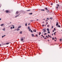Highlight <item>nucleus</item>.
Here are the masks:
<instances>
[{
  "mask_svg": "<svg viewBox=\"0 0 62 62\" xmlns=\"http://www.w3.org/2000/svg\"><path fill=\"white\" fill-rule=\"evenodd\" d=\"M59 23H58V22H57L56 23V26L57 27H58V25Z\"/></svg>",
  "mask_w": 62,
  "mask_h": 62,
  "instance_id": "obj_2",
  "label": "nucleus"
},
{
  "mask_svg": "<svg viewBox=\"0 0 62 62\" xmlns=\"http://www.w3.org/2000/svg\"><path fill=\"white\" fill-rule=\"evenodd\" d=\"M55 39H56V38L55 37Z\"/></svg>",
  "mask_w": 62,
  "mask_h": 62,
  "instance_id": "obj_63",
  "label": "nucleus"
},
{
  "mask_svg": "<svg viewBox=\"0 0 62 62\" xmlns=\"http://www.w3.org/2000/svg\"><path fill=\"white\" fill-rule=\"evenodd\" d=\"M55 33H56V32H55L54 33V34L55 35L56 34Z\"/></svg>",
  "mask_w": 62,
  "mask_h": 62,
  "instance_id": "obj_15",
  "label": "nucleus"
},
{
  "mask_svg": "<svg viewBox=\"0 0 62 62\" xmlns=\"http://www.w3.org/2000/svg\"><path fill=\"white\" fill-rule=\"evenodd\" d=\"M58 27H59V28L60 27V26L58 25Z\"/></svg>",
  "mask_w": 62,
  "mask_h": 62,
  "instance_id": "obj_22",
  "label": "nucleus"
},
{
  "mask_svg": "<svg viewBox=\"0 0 62 62\" xmlns=\"http://www.w3.org/2000/svg\"><path fill=\"white\" fill-rule=\"evenodd\" d=\"M31 29H30L29 30V31H31Z\"/></svg>",
  "mask_w": 62,
  "mask_h": 62,
  "instance_id": "obj_18",
  "label": "nucleus"
},
{
  "mask_svg": "<svg viewBox=\"0 0 62 62\" xmlns=\"http://www.w3.org/2000/svg\"><path fill=\"white\" fill-rule=\"evenodd\" d=\"M50 19H52V18H50Z\"/></svg>",
  "mask_w": 62,
  "mask_h": 62,
  "instance_id": "obj_60",
  "label": "nucleus"
},
{
  "mask_svg": "<svg viewBox=\"0 0 62 62\" xmlns=\"http://www.w3.org/2000/svg\"><path fill=\"white\" fill-rule=\"evenodd\" d=\"M20 14H19V15H17L16 16H15V18H16V17H18V16H19V15Z\"/></svg>",
  "mask_w": 62,
  "mask_h": 62,
  "instance_id": "obj_5",
  "label": "nucleus"
},
{
  "mask_svg": "<svg viewBox=\"0 0 62 62\" xmlns=\"http://www.w3.org/2000/svg\"><path fill=\"white\" fill-rule=\"evenodd\" d=\"M45 26H46V25H45Z\"/></svg>",
  "mask_w": 62,
  "mask_h": 62,
  "instance_id": "obj_59",
  "label": "nucleus"
},
{
  "mask_svg": "<svg viewBox=\"0 0 62 62\" xmlns=\"http://www.w3.org/2000/svg\"><path fill=\"white\" fill-rule=\"evenodd\" d=\"M54 31H55V28H54Z\"/></svg>",
  "mask_w": 62,
  "mask_h": 62,
  "instance_id": "obj_36",
  "label": "nucleus"
},
{
  "mask_svg": "<svg viewBox=\"0 0 62 62\" xmlns=\"http://www.w3.org/2000/svg\"><path fill=\"white\" fill-rule=\"evenodd\" d=\"M33 32H36L37 31H36V30H33Z\"/></svg>",
  "mask_w": 62,
  "mask_h": 62,
  "instance_id": "obj_10",
  "label": "nucleus"
},
{
  "mask_svg": "<svg viewBox=\"0 0 62 62\" xmlns=\"http://www.w3.org/2000/svg\"><path fill=\"white\" fill-rule=\"evenodd\" d=\"M49 25H47V27H49Z\"/></svg>",
  "mask_w": 62,
  "mask_h": 62,
  "instance_id": "obj_30",
  "label": "nucleus"
},
{
  "mask_svg": "<svg viewBox=\"0 0 62 62\" xmlns=\"http://www.w3.org/2000/svg\"><path fill=\"white\" fill-rule=\"evenodd\" d=\"M33 14V13H29V14L30 15H32Z\"/></svg>",
  "mask_w": 62,
  "mask_h": 62,
  "instance_id": "obj_8",
  "label": "nucleus"
},
{
  "mask_svg": "<svg viewBox=\"0 0 62 62\" xmlns=\"http://www.w3.org/2000/svg\"><path fill=\"white\" fill-rule=\"evenodd\" d=\"M30 21L31 22H33V20H31Z\"/></svg>",
  "mask_w": 62,
  "mask_h": 62,
  "instance_id": "obj_42",
  "label": "nucleus"
},
{
  "mask_svg": "<svg viewBox=\"0 0 62 62\" xmlns=\"http://www.w3.org/2000/svg\"><path fill=\"white\" fill-rule=\"evenodd\" d=\"M21 26H19L18 28V29H19V28H21Z\"/></svg>",
  "mask_w": 62,
  "mask_h": 62,
  "instance_id": "obj_16",
  "label": "nucleus"
},
{
  "mask_svg": "<svg viewBox=\"0 0 62 62\" xmlns=\"http://www.w3.org/2000/svg\"><path fill=\"white\" fill-rule=\"evenodd\" d=\"M9 11H8L6 10V13H8Z\"/></svg>",
  "mask_w": 62,
  "mask_h": 62,
  "instance_id": "obj_9",
  "label": "nucleus"
},
{
  "mask_svg": "<svg viewBox=\"0 0 62 62\" xmlns=\"http://www.w3.org/2000/svg\"><path fill=\"white\" fill-rule=\"evenodd\" d=\"M25 26H27V23H26L25 24Z\"/></svg>",
  "mask_w": 62,
  "mask_h": 62,
  "instance_id": "obj_21",
  "label": "nucleus"
},
{
  "mask_svg": "<svg viewBox=\"0 0 62 62\" xmlns=\"http://www.w3.org/2000/svg\"><path fill=\"white\" fill-rule=\"evenodd\" d=\"M36 20H37V21H39V20L38 19H37Z\"/></svg>",
  "mask_w": 62,
  "mask_h": 62,
  "instance_id": "obj_61",
  "label": "nucleus"
},
{
  "mask_svg": "<svg viewBox=\"0 0 62 62\" xmlns=\"http://www.w3.org/2000/svg\"><path fill=\"white\" fill-rule=\"evenodd\" d=\"M11 26H13V27L14 26V25H12Z\"/></svg>",
  "mask_w": 62,
  "mask_h": 62,
  "instance_id": "obj_47",
  "label": "nucleus"
},
{
  "mask_svg": "<svg viewBox=\"0 0 62 62\" xmlns=\"http://www.w3.org/2000/svg\"><path fill=\"white\" fill-rule=\"evenodd\" d=\"M43 38H45V37L44 36H43Z\"/></svg>",
  "mask_w": 62,
  "mask_h": 62,
  "instance_id": "obj_58",
  "label": "nucleus"
},
{
  "mask_svg": "<svg viewBox=\"0 0 62 62\" xmlns=\"http://www.w3.org/2000/svg\"><path fill=\"white\" fill-rule=\"evenodd\" d=\"M53 27H54V26H52V29L53 28Z\"/></svg>",
  "mask_w": 62,
  "mask_h": 62,
  "instance_id": "obj_40",
  "label": "nucleus"
},
{
  "mask_svg": "<svg viewBox=\"0 0 62 62\" xmlns=\"http://www.w3.org/2000/svg\"><path fill=\"white\" fill-rule=\"evenodd\" d=\"M44 35H47V33H44Z\"/></svg>",
  "mask_w": 62,
  "mask_h": 62,
  "instance_id": "obj_39",
  "label": "nucleus"
},
{
  "mask_svg": "<svg viewBox=\"0 0 62 62\" xmlns=\"http://www.w3.org/2000/svg\"><path fill=\"white\" fill-rule=\"evenodd\" d=\"M41 32H40L39 33V35H40V34H41Z\"/></svg>",
  "mask_w": 62,
  "mask_h": 62,
  "instance_id": "obj_17",
  "label": "nucleus"
},
{
  "mask_svg": "<svg viewBox=\"0 0 62 62\" xmlns=\"http://www.w3.org/2000/svg\"><path fill=\"white\" fill-rule=\"evenodd\" d=\"M4 25V24H2L0 25V26H2Z\"/></svg>",
  "mask_w": 62,
  "mask_h": 62,
  "instance_id": "obj_19",
  "label": "nucleus"
},
{
  "mask_svg": "<svg viewBox=\"0 0 62 62\" xmlns=\"http://www.w3.org/2000/svg\"><path fill=\"white\" fill-rule=\"evenodd\" d=\"M19 13V12L18 11H17L16 12V14H18Z\"/></svg>",
  "mask_w": 62,
  "mask_h": 62,
  "instance_id": "obj_11",
  "label": "nucleus"
},
{
  "mask_svg": "<svg viewBox=\"0 0 62 62\" xmlns=\"http://www.w3.org/2000/svg\"><path fill=\"white\" fill-rule=\"evenodd\" d=\"M4 37H5L6 36L5 35H4V36H3Z\"/></svg>",
  "mask_w": 62,
  "mask_h": 62,
  "instance_id": "obj_55",
  "label": "nucleus"
},
{
  "mask_svg": "<svg viewBox=\"0 0 62 62\" xmlns=\"http://www.w3.org/2000/svg\"><path fill=\"white\" fill-rule=\"evenodd\" d=\"M47 31H50V30H49L48 28H47Z\"/></svg>",
  "mask_w": 62,
  "mask_h": 62,
  "instance_id": "obj_13",
  "label": "nucleus"
},
{
  "mask_svg": "<svg viewBox=\"0 0 62 62\" xmlns=\"http://www.w3.org/2000/svg\"><path fill=\"white\" fill-rule=\"evenodd\" d=\"M52 39H53V40H54V39H54V38H53Z\"/></svg>",
  "mask_w": 62,
  "mask_h": 62,
  "instance_id": "obj_25",
  "label": "nucleus"
},
{
  "mask_svg": "<svg viewBox=\"0 0 62 62\" xmlns=\"http://www.w3.org/2000/svg\"><path fill=\"white\" fill-rule=\"evenodd\" d=\"M44 26V25H42V27H43Z\"/></svg>",
  "mask_w": 62,
  "mask_h": 62,
  "instance_id": "obj_38",
  "label": "nucleus"
},
{
  "mask_svg": "<svg viewBox=\"0 0 62 62\" xmlns=\"http://www.w3.org/2000/svg\"><path fill=\"white\" fill-rule=\"evenodd\" d=\"M60 41H61V40H62V39H60Z\"/></svg>",
  "mask_w": 62,
  "mask_h": 62,
  "instance_id": "obj_28",
  "label": "nucleus"
},
{
  "mask_svg": "<svg viewBox=\"0 0 62 62\" xmlns=\"http://www.w3.org/2000/svg\"><path fill=\"white\" fill-rule=\"evenodd\" d=\"M54 35V34L53 33H52V35L53 36Z\"/></svg>",
  "mask_w": 62,
  "mask_h": 62,
  "instance_id": "obj_50",
  "label": "nucleus"
},
{
  "mask_svg": "<svg viewBox=\"0 0 62 62\" xmlns=\"http://www.w3.org/2000/svg\"><path fill=\"white\" fill-rule=\"evenodd\" d=\"M30 10H28L26 11H30Z\"/></svg>",
  "mask_w": 62,
  "mask_h": 62,
  "instance_id": "obj_14",
  "label": "nucleus"
},
{
  "mask_svg": "<svg viewBox=\"0 0 62 62\" xmlns=\"http://www.w3.org/2000/svg\"><path fill=\"white\" fill-rule=\"evenodd\" d=\"M47 20H49V18H47Z\"/></svg>",
  "mask_w": 62,
  "mask_h": 62,
  "instance_id": "obj_56",
  "label": "nucleus"
},
{
  "mask_svg": "<svg viewBox=\"0 0 62 62\" xmlns=\"http://www.w3.org/2000/svg\"><path fill=\"white\" fill-rule=\"evenodd\" d=\"M46 23H47V24H48V23L47 22H46Z\"/></svg>",
  "mask_w": 62,
  "mask_h": 62,
  "instance_id": "obj_53",
  "label": "nucleus"
},
{
  "mask_svg": "<svg viewBox=\"0 0 62 62\" xmlns=\"http://www.w3.org/2000/svg\"><path fill=\"white\" fill-rule=\"evenodd\" d=\"M10 43V42L6 43V44L7 45H8V44H9Z\"/></svg>",
  "mask_w": 62,
  "mask_h": 62,
  "instance_id": "obj_6",
  "label": "nucleus"
},
{
  "mask_svg": "<svg viewBox=\"0 0 62 62\" xmlns=\"http://www.w3.org/2000/svg\"><path fill=\"white\" fill-rule=\"evenodd\" d=\"M56 8L57 9L58 8V7H56Z\"/></svg>",
  "mask_w": 62,
  "mask_h": 62,
  "instance_id": "obj_34",
  "label": "nucleus"
},
{
  "mask_svg": "<svg viewBox=\"0 0 62 62\" xmlns=\"http://www.w3.org/2000/svg\"><path fill=\"white\" fill-rule=\"evenodd\" d=\"M14 28H15V27H14V26L13 27V28L14 29Z\"/></svg>",
  "mask_w": 62,
  "mask_h": 62,
  "instance_id": "obj_41",
  "label": "nucleus"
},
{
  "mask_svg": "<svg viewBox=\"0 0 62 62\" xmlns=\"http://www.w3.org/2000/svg\"><path fill=\"white\" fill-rule=\"evenodd\" d=\"M31 36L32 37H36V36H35V35H34V34H31Z\"/></svg>",
  "mask_w": 62,
  "mask_h": 62,
  "instance_id": "obj_3",
  "label": "nucleus"
},
{
  "mask_svg": "<svg viewBox=\"0 0 62 62\" xmlns=\"http://www.w3.org/2000/svg\"><path fill=\"white\" fill-rule=\"evenodd\" d=\"M20 33L21 34H22V31H21L20 32Z\"/></svg>",
  "mask_w": 62,
  "mask_h": 62,
  "instance_id": "obj_26",
  "label": "nucleus"
},
{
  "mask_svg": "<svg viewBox=\"0 0 62 62\" xmlns=\"http://www.w3.org/2000/svg\"><path fill=\"white\" fill-rule=\"evenodd\" d=\"M1 20H2V19L1 18H0V21H1Z\"/></svg>",
  "mask_w": 62,
  "mask_h": 62,
  "instance_id": "obj_45",
  "label": "nucleus"
},
{
  "mask_svg": "<svg viewBox=\"0 0 62 62\" xmlns=\"http://www.w3.org/2000/svg\"><path fill=\"white\" fill-rule=\"evenodd\" d=\"M4 36H2V38H3L4 37Z\"/></svg>",
  "mask_w": 62,
  "mask_h": 62,
  "instance_id": "obj_46",
  "label": "nucleus"
},
{
  "mask_svg": "<svg viewBox=\"0 0 62 62\" xmlns=\"http://www.w3.org/2000/svg\"><path fill=\"white\" fill-rule=\"evenodd\" d=\"M49 37H50L51 38H52V37H51V36H50Z\"/></svg>",
  "mask_w": 62,
  "mask_h": 62,
  "instance_id": "obj_52",
  "label": "nucleus"
},
{
  "mask_svg": "<svg viewBox=\"0 0 62 62\" xmlns=\"http://www.w3.org/2000/svg\"><path fill=\"white\" fill-rule=\"evenodd\" d=\"M41 36H42V37H43V35H41Z\"/></svg>",
  "mask_w": 62,
  "mask_h": 62,
  "instance_id": "obj_57",
  "label": "nucleus"
},
{
  "mask_svg": "<svg viewBox=\"0 0 62 62\" xmlns=\"http://www.w3.org/2000/svg\"><path fill=\"white\" fill-rule=\"evenodd\" d=\"M3 31H5V29H3Z\"/></svg>",
  "mask_w": 62,
  "mask_h": 62,
  "instance_id": "obj_24",
  "label": "nucleus"
},
{
  "mask_svg": "<svg viewBox=\"0 0 62 62\" xmlns=\"http://www.w3.org/2000/svg\"><path fill=\"white\" fill-rule=\"evenodd\" d=\"M40 10L41 11H45V10L42 9H41Z\"/></svg>",
  "mask_w": 62,
  "mask_h": 62,
  "instance_id": "obj_4",
  "label": "nucleus"
},
{
  "mask_svg": "<svg viewBox=\"0 0 62 62\" xmlns=\"http://www.w3.org/2000/svg\"><path fill=\"white\" fill-rule=\"evenodd\" d=\"M47 39V38H46V37L45 38H44V39Z\"/></svg>",
  "mask_w": 62,
  "mask_h": 62,
  "instance_id": "obj_37",
  "label": "nucleus"
},
{
  "mask_svg": "<svg viewBox=\"0 0 62 62\" xmlns=\"http://www.w3.org/2000/svg\"><path fill=\"white\" fill-rule=\"evenodd\" d=\"M53 5V3H51V5Z\"/></svg>",
  "mask_w": 62,
  "mask_h": 62,
  "instance_id": "obj_32",
  "label": "nucleus"
},
{
  "mask_svg": "<svg viewBox=\"0 0 62 62\" xmlns=\"http://www.w3.org/2000/svg\"><path fill=\"white\" fill-rule=\"evenodd\" d=\"M43 31L44 33H45L46 32V29H43Z\"/></svg>",
  "mask_w": 62,
  "mask_h": 62,
  "instance_id": "obj_1",
  "label": "nucleus"
},
{
  "mask_svg": "<svg viewBox=\"0 0 62 62\" xmlns=\"http://www.w3.org/2000/svg\"><path fill=\"white\" fill-rule=\"evenodd\" d=\"M57 6H58V7H59V4H57Z\"/></svg>",
  "mask_w": 62,
  "mask_h": 62,
  "instance_id": "obj_27",
  "label": "nucleus"
},
{
  "mask_svg": "<svg viewBox=\"0 0 62 62\" xmlns=\"http://www.w3.org/2000/svg\"><path fill=\"white\" fill-rule=\"evenodd\" d=\"M48 37H50V36L49 35H48Z\"/></svg>",
  "mask_w": 62,
  "mask_h": 62,
  "instance_id": "obj_48",
  "label": "nucleus"
},
{
  "mask_svg": "<svg viewBox=\"0 0 62 62\" xmlns=\"http://www.w3.org/2000/svg\"><path fill=\"white\" fill-rule=\"evenodd\" d=\"M48 24V23H46V25H47V24Z\"/></svg>",
  "mask_w": 62,
  "mask_h": 62,
  "instance_id": "obj_64",
  "label": "nucleus"
},
{
  "mask_svg": "<svg viewBox=\"0 0 62 62\" xmlns=\"http://www.w3.org/2000/svg\"><path fill=\"white\" fill-rule=\"evenodd\" d=\"M28 28V29H30V27L29 26Z\"/></svg>",
  "mask_w": 62,
  "mask_h": 62,
  "instance_id": "obj_20",
  "label": "nucleus"
},
{
  "mask_svg": "<svg viewBox=\"0 0 62 62\" xmlns=\"http://www.w3.org/2000/svg\"><path fill=\"white\" fill-rule=\"evenodd\" d=\"M31 32H32V33H33V31H32V30H31Z\"/></svg>",
  "mask_w": 62,
  "mask_h": 62,
  "instance_id": "obj_31",
  "label": "nucleus"
},
{
  "mask_svg": "<svg viewBox=\"0 0 62 62\" xmlns=\"http://www.w3.org/2000/svg\"><path fill=\"white\" fill-rule=\"evenodd\" d=\"M46 38H47L48 37V36L47 35L46 36Z\"/></svg>",
  "mask_w": 62,
  "mask_h": 62,
  "instance_id": "obj_51",
  "label": "nucleus"
},
{
  "mask_svg": "<svg viewBox=\"0 0 62 62\" xmlns=\"http://www.w3.org/2000/svg\"><path fill=\"white\" fill-rule=\"evenodd\" d=\"M47 21H48V20H46V22H47Z\"/></svg>",
  "mask_w": 62,
  "mask_h": 62,
  "instance_id": "obj_62",
  "label": "nucleus"
},
{
  "mask_svg": "<svg viewBox=\"0 0 62 62\" xmlns=\"http://www.w3.org/2000/svg\"><path fill=\"white\" fill-rule=\"evenodd\" d=\"M19 30H20V29H18L17 30V31H19Z\"/></svg>",
  "mask_w": 62,
  "mask_h": 62,
  "instance_id": "obj_43",
  "label": "nucleus"
},
{
  "mask_svg": "<svg viewBox=\"0 0 62 62\" xmlns=\"http://www.w3.org/2000/svg\"><path fill=\"white\" fill-rule=\"evenodd\" d=\"M35 35L37 37H38V35H37V34H36Z\"/></svg>",
  "mask_w": 62,
  "mask_h": 62,
  "instance_id": "obj_29",
  "label": "nucleus"
},
{
  "mask_svg": "<svg viewBox=\"0 0 62 62\" xmlns=\"http://www.w3.org/2000/svg\"><path fill=\"white\" fill-rule=\"evenodd\" d=\"M48 41H50V40H47Z\"/></svg>",
  "mask_w": 62,
  "mask_h": 62,
  "instance_id": "obj_49",
  "label": "nucleus"
},
{
  "mask_svg": "<svg viewBox=\"0 0 62 62\" xmlns=\"http://www.w3.org/2000/svg\"><path fill=\"white\" fill-rule=\"evenodd\" d=\"M48 33H50V32L49 31H48Z\"/></svg>",
  "mask_w": 62,
  "mask_h": 62,
  "instance_id": "obj_35",
  "label": "nucleus"
},
{
  "mask_svg": "<svg viewBox=\"0 0 62 62\" xmlns=\"http://www.w3.org/2000/svg\"><path fill=\"white\" fill-rule=\"evenodd\" d=\"M21 41H23V39L22 38L21 39Z\"/></svg>",
  "mask_w": 62,
  "mask_h": 62,
  "instance_id": "obj_7",
  "label": "nucleus"
},
{
  "mask_svg": "<svg viewBox=\"0 0 62 62\" xmlns=\"http://www.w3.org/2000/svg\"><path fill=\"white\" fill-rule=\"evenodd\" d=\"M10 29H12V27H11L10 28Z\"/></svg>",
  "mask_w": 62,
  "mask_h": 62,
  "instance_id": "obj_33",
  "label": "nucleus"
},
{
  "mask_svg": "<svg viewBox=\"0 0 62 62\" xmlns=\"http://www.w3.org/2000/svg\"><path fill=\"white\" fill-rule=\"evenodd\" d=\"M46 11L47 13H48V12H49V10H47Z\"/></svg>",
  "mask_w": 62,
  "mask_h": 62,
  "instance_id": "obj_12",
  "label": "nucleus"
},
{
  "mask_svg": "<svg viewBox=\"0 0 62 62\" xmlns=\"http://www.w3.org/2000/svg\"><path fill=\"white\" fill-rule=\"evenodd\" d=\"M45 9L46 10H48V9H47V8H45Z\"/></svg>",
  "mask_w": 62,
  "mask_h": 62,
  "instance_id": "obj_23",
  "label": "nucleus"
},
{
  "mask_svg": "<svg viewBox=\"0 0 62 62\" xmlns=\"http://www.w3.org/2000/svg\"><path fill=\"white\" fill-rule=\"evenodd\" d=\"M53 31H52V32H54V30H53Z\"/></svg>",
  "mask_w": 62,
  "mask_h": 62,
  "instance_id": "obj_44",
  "label": "nucleus"
},
{
  "mask_svg": "<svg viewBox=\"0 0 62 62\" xmlns=\"http://www.w3.org/2000/svg\"><path fill=\"white\" fill-rule=\"evenodd\" d=\"M30 24V23H29L28 24V25H29Z\"/></svg>",
  "mask_w": 62,
  "mask_h": 62,
  "instance_id": "obj_54",
  "label": "nucleus"
}]
</instances>
